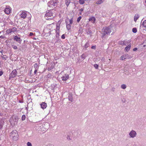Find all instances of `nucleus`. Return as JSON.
Returning a JSON list of instances; mask_svg holds the SVG:
<instances>
[{
    "label": "nucleus",
    "mask_w": 146,
    "mask_h": 146,
    "mask_svg": "<svg viewBox=\"0 0 146 146\" xmlns=\"http://www.w3.org/2000/svg\"><path fill=\"white\" fill-rule=\"evenodd\" d=\"M27 15L25 12H22V13L20 15L21 17V18L23 19L25 18L26 17Z\"/></svg>",
    "instance_id": "nucleus-15"
},
{
    "label": "nucleus",
    "mask_w": 146,
    "mask_h": 146,
    "mask_svg": "<svg viewBox=\"0 0 146 146\" xmlns=\"http://www.w3.org/2000/svg\"><path fill=\"white\" fill-rule=\"evenodd\" d=\"M11 29L12 32L13 33L16 31L17 30V29L15 27H13L12 29Z\"/></svg>",
    "instance_id": "nucleus-23"
},
{
    "label": "nucleus",
    "mask_w": 146,
    "mask_h": 146,
    "mask_svg": "<svg viewBox=\"0 0 146 146\" xmlns=\"http://www.w3.org/2000/svg\"><path fill=\"white\" fill-rule=\"evenodd\" d=\"M61 38H62V39H64L65 38V36H64V34H63L62 35V36H61Z\"/></svg>",
    "instance_id": "nucleus-39"
},
{
    "label": "nucleus",
    "mask_w": 146,
    "mask_h": 146,
    "mask_svg": "<svg viewBox=\"0 0 146 146\" xmlns=\"http://www.w3.org/2000/svg\"><path fill=\"white\" fill-rule=\"evenodd\" d=\"M6 32L7 33V34H9L10 33H11V32H12L11 29H10L7 30L6 31Z\"/></svg>",
    "instance_id": "nucleus-24"
},
{
    "label": "nucleus",
    "mask_w": 146,
    "mask_h": 146,
    "mask_svg": "<svg viewBox=\"0 0 146 146\" xmlns=\"http://www.w3.org/2000/svg\"><path fill=\"white\" fill-rule=\"evenodd\" d=\"M14 40H16L19 43H21L22 41V40L20 37H18L17 36H14Z\"/></svg>",
    "instance_id": "nucleus-12"
},
{
    "label": "nucleus",
    "mask_w": 146,
    "mask_h": 146,
    "mask_svg": "<svg viewBox=\"0 0 146 146\" xmlns=\"http://www.w3.org/2000/svg\"><path fill=\"white\" fill-rule=\"evenodd\" d=\"M0 38H4V36H0Z\"/></svg>",
    "instance_id": "nucleus-47"
},
{
    "label": "nucleus",
    "mask_w": 146,
    "mask_h": 146,
    "mask_svg": "<svg viewBox=\"0 0 146 146\" xmlns=\"http://www.w3.org/2000/svg\"><path fill=\"white\" fill-rule=\"evenodd\" d=\"M17 71L16 69L13 70L9 75V79L15 77L17 75Z\"/></svg>",
    "instance_id": "nucleus-7"
},
{
    "label": "nucleus",
    "mask_w": 146,
    "mask_h": 146,
    "mask_svg": "<svg viewBox=\"0 0 146 146\" xmlns=\"http://www.w3.org/2000/svg\"><path fill=\"white\" fill-rule=\"evenodd\" d=\"M26 118V116L25 115H23L22 117V121L25 120Z\"/></svg>",
    "instance_id": "nucleus-30"
},
{
    "label": "nucleus",
    "mask_w": 146,
    "mask_h": 146,
    "mask_svg": "<svg viewBox=\"0 0 146 146\" xmlns=\"http://www.w3.org/2000/svg\"><path fill=\"white\" fill-rule=\"evenodd\" d=\"M33 40H36L37 38H33Z\"/></svg>",
    "instance_id": "nucleus-49"
},
{
    "label": "nucleus",
    "mask_w": 146,
    "mask_h": 146,
    "mask_svg": "<svg viewBox=\"0 0 146 146\" xmlns=\"http://www.w3.org/2000/svg\"><path fill=\"white\" fill-rule=\"evenodd\" d=\"M10 136L14 141H17L18 139L19 136L16 130L13 131L11 133Z\"/></svg>",
    "instance_id": "nucleus-2"
},
{
    "label": "nucleus",
    "mask_w": 146,
    "mask_h": 146,
    "mask_svg": "<svg viewBox=\"0 0 146 146\" xmlns=\"http://www.w3.org/2000/svg\"><path fill=\"white\" fill-rule=\"evenodd\" d=\"M92 33V31L91 30H88V32H87V33L88 34H91V33Z\"/></svg>",
    "instance_id": "nucleus-38"
},
{
    "label": "nucleus",
    "mask_w": 146,
    "mask_h": 146,
    "mask_svg": "<svg viewBox=\"0 0 146 146\" xmlns=\"http://www.w3.org/2000/svg\"><path fill=\"white\" fill-rule=\"evenodd\" d=\"M146 3V0L145 1Z\"/></svg>",
    "instance_id": "nucleus-53"
},
{
    "label": "nucleus",
    "mask_w": 146,
    "mask_h": 146,
    "mask_svg": "<svg viewBox=\"0 0 146 146\" xmlns=\"http://www.w3.org/2000/svg\"><path fill=\"white\" fill-rule=\"evenodd\" d=\"M142 25L144 27H146V20H145L143 22Z\"/></svg>",
    "instance_id": "nucleus-29"
},
{
    "label": "nucleus",
    "mask_w": 146,
    "mask_h": 146,
    "mask_svg": "<svg viewBox=\"0 0 146 146\" xmlns=\"http://www.w3.org/2000/svg\"><path fill=\"white\" fill-rule=\"evenodd\" d=\"M38 67V65L37 63H35L34 65V68L36 69Z\"/></svg>",
    "instance_id": "nucleus-37"
},
{
    "label": "nucleus",
    "mask_w": 146,
    "mask_h": 146,
    "mask_svg": "<svg viewBox=\"0 0 146 146\" xmlns=\"http://www.w3.org/2000/svg\"><path fill=\"white\" fill-rule=\"evenodd\" d=\"M115 88H112L111 89V90L113 91V92H114V91H115Z\"/></svg>",
    "instance_id": "nucleus-45"
},
{
    "label": "nucleus",
    "mask_w": 146,
    "mask_h": 146,
    "mask_svg": "<svg viewBox=\"0 0 146 146\" xmlns=\"http://www.w3.org/2000/svg\"><path fill=\"white\" fill-rule=\"evenodd\" d=\"M104 1V0H98L96 2V4L97 5H100L103 3Z\"/></svg>",
    "instance_id": "nucleus-17"
},
{
    "label": "nucleus",
    "mask_w": 146,
    "mask_h": 146,
    "mask_svg": "<svg viewBox=\"0 0 146 146\" xmlns=\"http://www.w3.org/2000/svg\"><path fill=\"white\" fill-rule=\"evenodd\" d=\"M132 57L129 56L128 54H125L122 56L121 57V60H123L125 59H131Z\"/></svg>",
    "instance_id": "nucleus-8"
},
{
    "label": "nucleus",
    "mask_w": 146,
    "mask_h": 146,
    "mask_svg": "<svg viewBox=\"0 0 146 146\" xmlns=\"http://www.w3.org/2000/svg\"><path fill=\"white\" fill-rule=\"evenodd\" d=\"M68 100L69 101H71V102L73 101V98H72V95L71 93H70L69 94L68 96Z\"/></svg>",
    "instance_id": "nucleus-16"
},
{
    "label": "nucleus",
    "mask_w": 146,
    "mask_h": 146,
    "mask_svg": "<svg viewBox=\"0 0 146 146\" xmlns=\"http://www.w3.org/2000/svg\"><path fill=\"white\" fill-rule=\"evenodd\" d=\"M27 146H32L31 143L30 142H28L27 143Z\"/></svg>",
    "instance_id": "nucleus-35"
},
{
    "label": "nucleus",
    "mask_w": 146,
    "mask_h": 146,
    "mask_svg": "<svg viewBox=\"0 0 146 146\" xmlns=\"http://www.w3.org/2000/svg\"><path fill=\"white\" fill-rule=\"evenodd\" d=\"M52 16L53 17H54V16H53L52 12L51 10H50L48 11V12H47L45 15V19L47 20H48L49 19H50L51 18H48V17H50Z\"/></svg>",
    "instance_id": "nucleus-6"
},
{
    "label": "nucleus",
    "mask_w": 146,
    "mask_h": 146,
    "mask_svg": "<svg viewBox=\"0 0 146 146\" xmlns=\"http://www.w3.org/2000/svg\"><path fill=\"white\" fill-rule=\"evenodd\" d=\"M1 33V32H0V34Z\"/></svg>",
    "instance_id": "nucleus-52"
},
{
    "label": "nucleus",
    "mask_w": 146,
    "mask_h": 146,
    "mask_svg": "<svg viewBox=\"0 0 146 146\" xmlns=\"http://www.w3.org/2000/svg\"><path fill=\"white\" fill-rule=\"evenodd\" d=\"M126 86L125 84H122L121 86V88L123 89H125L126 88Z\"/></svg>",
    "instance_id": "nucleus-22"
},
{
    "label": "nucleus",
    "mask_w": 146,
    "mask_h": 146,
    "mask_svg": "<svg viewBox=\"0 0 146 146\" xmlns=\"http://www.w3.org/2000/svg\"><path fill=\"white\" fill-rule=\"evenodd\" d=\"M143 44V47H144L145 48H146V40L144 41Z\"/></svg>",
    "instance_id": "nucleus-28"
},
{
    "label": "nucleus",
    "mask_w": 146,
    "mask_h": 146,
    "mask_svg": "<svg viewBox=\"0 0 146 146\" xmlns=\"http://www.w3.org/2000/svg\"><path fill=\"white\" fill-rule=\"evenodd\" d=\"M37 70L36 69H35V71H34V73L35 74L36 73V72H37Z\"/></svg>",
    "instance_id": "nucleus-44"
},
{
    "label": "nucleus",
    "mask_w": 146,
    "mask_h": 146,
    "mask_svg": "<svg viewBox=\"0 0 146 146\" xmlns=\"http://www.w3.org/2000/svg\"><path fill=\"white\" fill-rule=\"evenodd\" d=\"M82 18V17L81 16H79L77 19V21L78 23L80 22Z\"/></svg>",
    "instance_id": "nucleus-27"
},
{
    "label": "nucleus",
    "mask_w": 146,
    "mask_h": 146,
    "mask_svg": "<svg viewBox=\"0 0 146 146\" xmlns=\"http://www.w3.org/2000/svg\"><path fill=\"white\" fill-rule=\"evenodd\" d=\"M111 32V27H104L102 30L101 34H102V38L104 37L106 35H110Z\"/></svg>",
    "instance_id": "nucleus-1"
},
{
    "label": "nucleus",
    "mask_w": 146,
    "mask_h": 146,
    "mask_svg": "<svg viewBox=\"0 0 146 146\" xmlns=\"http://www.w3.org/2000/svg\"><path fill=\"white\" fill-rule=\"evenodd\" d=\"M41 108L43 109L46 108L47 107V104L45 102H42L40 104Z\"/></svg>",
    "instance_id": "nucleus-14"
},
{
    "label": "nucleus",
    "mask_w": 146,
    "mask_h": 146,
    "mask_svg": "<svg viewBox=\"0 0 146 146\" xmlns=\"http://www.w3.org/2000/svg\"><path fill=\"white\" fill-rule=\"evenodd\" d=\"M132 32L134 33H135L137 32V29L136 28H133L132 29Z\"/></svg>",
    "instance_id": "nucleus-25"
},
{
    "label": "nucleus",
    "mask_w": 146,
    "mask_h": 146,
    "mask_svg": "<svg viewBox=\"0 0 146 146\" xmlns=\"http://www.w3.org/2000/svg\"><path fill=\"white\" fill-rule=\"evenodd\" d=\"M58 2L57 0H50L48 2V6L49 7L53 8V7L57 6Z\"/></svg>",
    "instance_id": "nucleus-3"
},
{
    "label": "nucleus",
    "mask_w": 146,
    "mask_h": 146,
    "mask_svg": "<svg viewBox=\"0 0 146 146\" xmlns=\"http://www.w3.org/2000/svg\"><path fill=\"white\" fill-rule=\"evenodd\" d=\"M81 57L82 58H85V55L84 54H82L81 56Z\"/></svg>",
    "instance_id": "nucleus-36"
},
{
    "label": "nucleus",
    "mask_w": 146,
    "mask_h": 146,
    "mask_svg": "<svg viewBox=\"0 0 146 146\" xmlns=\"http://www.w3.org/2000/svg\"><path fill=\"white\" fill-rule=\"evenodd\" d=\"M118 43L120 44L123 45V42L122 41H119Z\"/></svg>",
    "instance_id": "nucleus-34"
},
{
    "label": "nucleus",
    "mask_w": 146,
    "mask_h": 146,
    "mask_svg": "<svg viewBox=\"0 0 146 146\" xmlns=\"http://www.w3.org/2000/svg\"><path fill=\"white\" fill-rule=\"evenodd\" d=\"M19 102H20V103H23V102H22V101H19Z\"/></svg>",
    "instance_id": "nucleus-50"
},
{
    "label": "nucleus",
    "mask_w": 146,
    "mask_h": 146,
    "mask_svg": "<svg viewBox=\"0 0 146 146\" xmlns=\"http://www.w3.org/2000/svg\"><path fill=\"white\" fill-rule=\"evenodd\" d=\"M3 125V122L1 121L0 123V129L2 128Z\"/></svg>",
    "instance_id": "nucleus-32"
},
{
    "label": "nucleus",
    "mask_w": 146,
    "mask_h": 146,
    "mask_svg": "<svg viewBox=\"0 0 146 146\" xmlns=\"http://www.w3.org/2000/svg\"><path fill=\"white\" fill-rule=\"evenodd\" d=\"M94 67L96 69H98V65L97 64H95L94 65Z\"/></svg>",
    "instance_id": "nucleus-33"
},
{
    "label": "nucleus",
    "mask_w": 146,
    "mask_h": 146,
    "mask_svg": "<svg viewBox=\"0 0 146 146\" xmlns=\"http://www.w3.org/2000/svg\"><path fill=\"white\" fill-rule=\"evenodd\" d=\"M12 47H13V48L14 50L17 49L18 48L17 46H15V45H12Z\"/></svg>",
    "instance_id": "nucleus-31"
},
{
    "label": "nucleus",
    "mask_w": 146,
    "mask_h": 146,
    "mask_svg": "<svg viewBox=\"0 0 146 146\" xmlns=\"http://www.w3.org/2000/svg\"><path fill=\"white\" fill-rule=\"evenodd\" d=\"M58 24H56V37H58L59 35V31H60V26Z\"/></svg>",
    "instance_id": "nucleus-11"
},
{
    "label": "nucleus",
    "mask_w": 146,
    "mask_h": 146,
    "mask_svg": "<svg viewBox=\"0 0 146 146\" xmlns=\"http://www.w3.org/2000/svg\"><path fill=\"white\" fill-rule=\"evenodd\" d=\"M96 48V46H93L91 47V48L95 49Z\"/></svg>",
    "instance_id": "nucleus-41"
},
{
    "label": "nucleus",
    "mask_w": 146,
    "mask_h": 146,
    "mask_svg": "<svg viewBox=\"0 0 146 146\" xmlns=\"http://www.w3.org/2000/svg\"><path fill=\"white\" fill-rule=\"evenodd\" d=\"M73 22V18H71L70 20L69 19H67L66 20V28L68 30L71 29V25L72 24Z\"/></svg>",
    "instance_id": "nucleus-4"
},
{
    "label": "nucleus",
    "mask_w": 146,
    "mask_h": 146,
    "mask_svg": "<svg viewBox=\"0 0 146 146\" xmlns=\"http://www.w3.org/2000/svg\"><path fill=\"white\" fill-rule=\"evenodd\" d=\"M89 21H91L92 23H94L96 21V19L94 17H92L91 18L89 19Z\"/></svg>",
    "instance_id": "nucleus-18"
},
{
    "label": "nucleus",
    "mask_w": 146,
    "mask_h": 146,
    "mask_svg": "<svg viewBox=\"0 0 146 146\" xmlns=\"http://www.w3.org/2000/svg\"><path fill=\"white\" fill-rule=\"evenodd\" d=\"M139 15L138 14H135L134 17V21L135 22H136L137 19L139 18Z\"/></svg>",
    "instance_id": "nucleus-19"
},
{
    "label": "nucleus",
    "mask_w": 146,
    "mask_h": 146,
    "mask_svg": "<svg viewBox=\"0 0 146 146\" xmlns=\"http://www.w3.org/2000/svg\"><path fill=\"white\" fill-rule=\"evenodd\" d=\"M9 121L12 125H15L17 123L18 118L17 117L13 116L11 119H10Z\"/></svg>",
    "instance_id": "nucleus-5"
},
{
    "label": "nucleus",
    "mask_w": 146,
    "mask_h": 146,
    "mask_svg": "<svg viewBox=\"0 0 146 146\" xmlns=\"http://www.w3.org/2000/svg\"><path fill=\"white\" fill-rule=\"evenodd\" d=\"M34 35V34L32 32H30V33L29 34V36H32V35Z\"/></svg>",
    "instance_id": "nucleus-42"
},
{
    "label": "nucleus",
    "mask_w": 146,
    "mask_h": 146,
    "mask_svg": "<svg viewBox=\"0 0 146 146\" xmlns=\"http://www.w3.org/2000/svg\"><path fill=\"white\" fill-rule=\"evenodd\" d=\"M131 45L130 44H129V45H128V46H127L125 48V50L127 51H128L130 49V47H131Z\"/></svg>",
    "instance_id": "nucleus-20"
},
{
    "label": "nucleus",
    "mask_w": 146,
    "mask_h": 146,
    "mask_svg": "<svg viewBox=\"0 0 146 146\" xmlns=\"http://www.w3.org/2000/svg\"><path fill=\"white\" fill-rule=\"evenodd\" d=\"M70 3V0H65V4L67 7L69 5Z\"/></svg>",
    "instance_id": "nucleus-21"
},
{
    "label": "nucleus",
    "mask_w": 146,
    "mask_h": 146,
    "mask_svg": "<svg viewBox=\"0 0 146 146\" xmlns=\"http://www.w3.org/2000/svg\"><path fill=\"white\" fill-rule=\"evenodd\" d=\"M89 42H87L85 45V48H88L89 46Z\"/></svg>",
    "instance_id": "nucleus-26"
},
{
    "label": "nucleus",
    "mask_w": 146,
    "mask_h": 146,
    "mask_svg": "<svg viewBox=\"0 0 146 146\" xmlns=\"http://www.w3.org/2000/svg\"><path fill=\"white\" fill-rule=\"evenodd\" d=\"M69 75L68 74H65L64 76L61 77L62 80L63 81H66L68 78Z\"/></svg>",
    "instance_id": "nucleus-13"
},
{
    "label": "nucleus",
    "mask_w": 146,
    "mask_h": 146,
    "mask_svg": "<svg viewBox=\"0 0 146 146\" xmlns=\"http://www.w3.org/2000/svg\"><path fill=\"white\" fill-rule=\"evenodd\" d=\"M83 9H82V8L80 9V11H81V12L82 11H83Z\"/></svg>",
    "instance_id": "nucleus-48"
},
{
    "label": "nucleus",
    "mask_w": 146,
    "mask_h": 146,
    "mask_svg": "<svg viewBox=\"0 0 146 146\" xmlns=\"http://www.w3.org/2000/svg\"><path fill=\"white\" fill-rule=\"evenodd\" d=\"M11 11V7L10 6L7 5L6 7V8L4 10V11L6 14L9 15Z\"/></svg>",
    "instance_id": "nucleus-9"
},
{
    "label": "nucleus",
    "mask_w": 146,
    "mask_h": 146,
    "mask_svg": "<svg viewBox=\"0 0 146 146\" xmlns=\"http://www.w3.org/2000/svg\"><path fill=\"white\" fill-rule=\"evenodd\" d=\"M3 74V72L2 71H0V76H1Z\"/></svg>",
    "instance_id": "nucleus-46"
},
{
    "label": "nucleus",
    "mask_w": 146,
    "mask_h": 146,
    "mask_svg": "<svg viewBox=\"0 0 146 146\" xmlns=\"http://www.w3.org/2000/svg\"><path fill=\"white\" fill-rule=\"evenodd\" d=\"M129 135L130 136V137L133 138L136 136L137 133L135 131L132 130L129 133Z\"/></svg>",
    "instance_id": "nucleus-10"
},
{
    "label": "nucleus",
    "mask_w": 146,
    "mask_h": 146,
    "mask_svg": "<svg viewBox=\"0 0 146 146\" xmlns=\"http://www.w3.org/2000/svg\"><path fill=\"white\" fill-rule=\"evenodd\" d=\"M48 70H50V69L49 68H48Z\"/></svg>",
    "instance_id": "nucleus-51"
},
{
    "label": "nucleus",
    "mask_w": 146,
    "mask_h": 146,
    "mask_svg": "<svg viewBox=\"0 0 146 146\" xmlns=\"http://www.w3.org/2000/svg\"><path fill=\"white\" fill-rule=\"evenodd\" d=\"M123 45H127V42L125 41H123Z\"/></svg>",
    "instance_id": "nucleus-40"
},
{
    "label": "nucleus",
    "mask_w": 146,
    "mask_h": 146,
    "mask_svg": "<svg viewBox=\"0 0 146 146\" xmlns=\"http://www.w3.org/2000/svg\"><path fill=\"white\" fill-rule=\"evenodd\" d=\"M137 48H133V50L134 51H135L136 50H137Z\"/></svg>",
    "instance_id": "nucleus-43"
}]
</instances>
